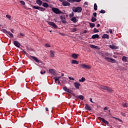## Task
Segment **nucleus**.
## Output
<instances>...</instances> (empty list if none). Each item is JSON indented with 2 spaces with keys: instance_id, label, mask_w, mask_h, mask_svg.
Returning a JSON list of instances; mask_svg holds the SVG:
<instances>
[{
  "instance_id": "f257e3e1",
  "label": "nucleus",
  "mask_w": 128,
  "mask_h": 128,
  "mask_svg": "<svg viewBox=\"0 0 128 128\" xmlns=\"http://www.w3.org/2000/svg\"><path fill=\"white\" fill-rule=\"evenodd\" d=\"M72 12H82V8L80 6H74L72 8Z\"/></svg>"
},
{
  "instance_id": "f03ea898",
  "label": "nucleus",
  "mask_w": 128,
  "mask_h": 128,
  "mask_svg": "<svg viewBox=\"0 0 128 128\" xmlns=\"http://www.w3.org/2000/svg\"><path fill=\"white\" fill-rule=\"evenodd\" d=\"M52 10L53 12L56 14H62V11H60V10L58 8H52Z\"/></svg>"
},
{
  "instance_id": "7ed1b4c3",
  "label": "nucleus",
  "mask_w": 128,
  "mask_h": 128,
  "mask_svg": "<svg viewBox=\"0 0 128 128\" xmlns=\"http://www.w3.org/2000/svg\"><path fill=\"white\" fill-rule=\"evenodd\" d=\"M104 60H107V62H116V60L112 58H110L108 57H105Z\"/></svg>"
},
{
  "instance_id": "20e7f679",
  "label": "nucleus",
  "mask_w": 128,
  "mask_h": 128,
  "mask_svg": "<svg viewBox=\"0 0 128 128\" xmlns=\"http://www.w3.org/2000/svg\"><path fill=\"white\" fill-rule=\"evenodd\" d=\"M60 18L63 24H66V16L64 15L60 16Z\"/></svg>"
},
{
  "instance_id": "39448f33",
  "label": "nucleus",
  "mask_w": 128,
  "mask_h": 128,
  "mask_svg": "<svg viewBox=\"0 0 128 128\" xmlns=\"http://www.w3.org/2000/svg\"><path fill=\"white\" fill-rule=\"evenodd\" d=\"M48 24H49V26H51L54 28H58V26H56V24H54V22H48Z\"/></svg>"
},
{
  "instance_id": "423d86ee",
  "label": "nucleus",
  "mask_w": 128,
  "mask_h": 128,
  "mask_svg": "<svg viewBox=\"0 0 128 128\" xmlns=\"http://www.w3.org/2000/svg\"><path fill=\"white\" fill-rule=\"evenodd\" d=\"M98 120H101V122H104V124H108V122L104 118L98 117Z\"/></svg>"
},
{
  "instance_id": "0eeeda50",
  "label": "nucleus",
  "mask_w": 128,
  "mask_h": 128,
  "mask_svg": "<svg viewBox=\"0 0 128 128\" xmlns=\"http://www.w3.org/2000/svg\"><path fill=\"white\" fill-rule=\"evenodd\" d=\"M54 78L56 84V82H58V84H60V76L54 77Z\"/></svg>"
},
{
  "instance_id": "6e6552de",
  "label": "nucleus",
  "mask_w": 128,
  "mask_h": 128,
  "mask_svg": "<svg viewBox=\"0 0 128 128\" xmlns=\"http://www.w3.org/2000/svg\"><path fill=\"white\" fill-rule=\"evenodd\" d=\"M62 6H70V2H66V1H64L62 2Z\"/></svg>"
},
{
  "instance_id": "1a4fd4ad",
  "label": "nucleus",
  "mask_w": 128,
  "mask_h": 128,
  "mask_svg": "<svg viewBox=\"0 0 128 128\" xmlns=\"http://www.w3.org/2000/svg\"><path fill=\"white\" fill-rule=\"evenodd\" d=\"M63 90H65V92H69L70 94H72V91L66 88V87H63Z\"/></svg>"
},
{
  "instance_id": "9d476101",
  "label": "nucleus",
  "mask_w": 128,
  "mask_h": 128,
  "mask_svg": "<svg viewBox=\"0 0 128 128\" xmlns=\"http://www.w3.org/2000/svg\"><path fill=\"white\" fill-rule=\"evenodd\" d=\"M70 20L72 22H74V24H76V22H78V19L76 18V17H75V16L72 17L71 18Z\"/></svg>"
},
{
  "instance_id": "9b49d317",
  "label": "nucleus",
  "mask_w": 128,
  "mask_h": 128,
  "mask_svg": "<svg viewBox=\"0 0 128 128\" xmlns=\"http://www.w3.org/2000/svg\"><path fill=\"white\" fill-rule=\"evenodd\" d=\"M74 86L75 88H76L78 89L80 88V84H78V82H74Z\"/></svg>"
},
{
  "instance_id": "f8f14e48",
  "label": "nucleus",
  "mask_w": 128,
  "mask_h": 128,
  "mask_svg": "<svg viewBox=\"0 0 128 128\" xmlns=\"http://www.w3.org/2000/svg\"><path fill=\"white\" fill-rule=\"evenodd\" d=\"M110 48L112 50H118V46L112 45H110Z\"/></svg>"
},
{
  "instance_id": "ddd939ff",
  "label": "nucleus",
  "mask_w": 128,
  "mask_h": 128,
  "mask_svg": "<svg viewBox=\"0 0 128 128\" xmlns=\"http://www.w3.org/2000/svg\"><path fill=\"white\" fill-rule=\"evenodd\" d=\"M14 44L16 46H17V48H20V44L18 42V41H14Z\"/></svg>"
},
{
  "instance_id": "4468645a",
  "label": "nucleus",
  "mask_w": 128,
  "mask_h": 128,
  "mask_svg": "<svg viewBox=\"0 0 128 128\" xmlns=\"http://www.w3.org/2000/svg\"><path fill=\"white\" fill-rule=\"evenodd\" d=\"M50 57L54 58V52L52 50H50Z\"/></svg>"
},
{
  "instance_id": "2eb2a0df",
  "label": "nucleus",
  "mask_w": 128,
  "mask_h": 128,
  "mask_svg": "<svg viewBox=\"0 0 128 128\" xmlns=\"http://www.w3.org/2000/svg\"><path fill=\"white\" fill-rule=\"evenodd\" d=\"M85 108L86 110H92V108H90V106L88 104H86Z\"/></svg>"
},
{
  "instance_id": "dca6fc26",
  "label": "nucleus",
  "mask_w": 128,
  "mask_h": 128,
  "mask_svg": "<svg viewBox=\"0 0 128 128\" xmlns=\"http://www.w3.org/2000/svg\"><path fill=\"white\" fill-rule=\"evenodd\" d=\"M92 38L93 40H94L96 38H100V36L98 34H94L92 36Z\"/></svg>"
},
{
  "instance_id": "f3484780",
  "label": "nucleus",
  "mask_w": 128,
  "mask_h": 128,
  "mask_svg": "<svg viewBox=\"0 0 128 128\" xmlns=\"http://www.w3.org/2000/svg\"><path fill=\"white\" fill-rule=\"evenodd\" d=\"M31 58H32L34 60H35V62H40V60H38V58H36V57L34 56H31Z\"/></svg>"
},
{
  "instance_id": "a211bd4d",
  "label": "nucleus",
  "mask_w": 128,
  "mask_h": 128,
  "mask_svg": "<svg viewBox=\"0 0 128 128\" xmlns=\"http://www.w3.org/2000/svg\"><path fill=\"white\" fill-rule=\"evenodd\" d=\"M71 64H78V62L76 60H72Z\"/></svg>"
},
{
  "instance_id": "6ab92c4d",
  "label": "nucleus",
  "mask_w": 128,
  "mask_h": 128,
  "mask_svg": "<svg viewBox=\"0 0 128 128\" xmlns=\"http://www.w3.org/2000/svg\"><path fill=\"white\" fill-rule=\"evenodd\" d=\"M49 72L50 74H56V70L54 69H50Z\"/></svg>"
},
{
  "instance_id": "aec40b11",
  "label": "nucleus",
  "mask_w": 128,
  "mask_h": 128,
  "mask_svg": "<svg viewBox=\"0 0 128 128\" xmlns=\"http://www.w3.org/2000/svg\"><path fill=\"white\" fill-rule=\"evenodd\" d=\"M72 58H78V54H73L72 55Z\"/></svg>"
},
{
  "instance_id": "412c9836",
  "label": "nucleus",
  "mask_w": 128,
  "mask_h": 128,
  "mask_svg": "<svg viewBox=\"0 0 128 128\" xmlns=\"http://www.w3.org/2000/svg\"><path fill=\"white\" fill-rule=\"evenodd\" d=\"M36 2L38 6H42V1L40 0H36Z\"/></svg>"
},
{
  "instance_id": "4be33fe9",
  "label": "nucleus",
  "mask_w": 128,
  "mask_h": 128,
  "mask_svg": "<svg viewBox=\"0 0 128 128\" xmlns=\"http://www.w3.org/2000/svg\"><path fill=\"white\" fill-rule=\"evenodd\" d=\"M90 47L91 48H96V50H98V46L94 45L91 44L90 45Z\"/></svg>"
},
{
  "instance_id": "5701e85b",
  "label": "nucleus",
  "mask_w": 128,
  "mask_h": 128,
  "mask_svg": "<svg viewBox=\"0 0 128 128\" xmlns=\"http://www.w3.org/2000/svg\"><path fill=\"white\" fill-rule=\"evenodd\" d=\"M42 6L48 8L49 6H48V3L44 2V3H42Z\"/></svg>"
},
{
  "instance_id": "b1692460",
  "label": "nucleus",
  "mask_w": 128,
  "mask_h": 128,
  "mask_svg": "<svg viewBox=\"0 0 128 128\" xmlns=\"http://www.w3.org/2000/svg\"><path fill=\"white\" fill-rule=\"evenodd\" d=\"M100 88H102V90H106V88H108V86H100Z\"/></svg>"
},
{
  "instance_id": "393cba45",
  "label": "nucleus",
  "mask_w": 128,
  "mask_h": 128,
  "mask_svg": "<svg viewBox=\"0 0 128 128\" xmlns=\"http://www.w3.org/2000/svg\"><path fill=\"white\" fill-rule=\"evenodd\" d=\"M108 38H109V36L107 34H104L102 36V38H108Z\"/></svg>"
},
{
  "instance_id": "a878e982",
  "label": "nucleus",
  "mask_w": 128,
  "mask_h": 128,
  "mask_svg": "<svg viewBox=\"0 0 128 128\" xmlns=\"http://www.w3.org/2000/svg\"><path fill=\"white\" fill-rule=\"evenodd\" d=\"M80 67L81 68H86V64H80Z\"/></svg>"
},
{
  "instance_id": "bb28decb",
  "label": "nucleus",
  "mask_w": 128,
  "mask_h": 128,
  "mask_svg": "<svg viewBox=\"0 0 128 128\" xmlns=\"http://www.w3.org/2000/svg\"><path fill=\"white\" fill-rule=\"evenodd\" d=\"M76 98H80V100H84V96L82 95L78 96Z\"/></svg>"
},
{
  "instance_id": "cd10ccee",
  "label": "nucleus",
  "mask_w": 128,
  "mask_h": 128,
  "mask_svg": "<svg viewBox=\"0 0 128 128\" xmlns=\"http://www.w3.org/2000/svg\"><path fill=\"white\" fill-rule=\"evenodd\" d=\"M128 58L127 57H126V56H124L123 58H122V60L123 62H128Z\"/></svg>"
},
{
  "instance_id": "c85d7f7f",
  "label": "nucleus",
  "mask_w": 128,
  "mask_h": 128,
  "mask_svg": "<svg viewBox=\"0 0 128 128\" xmlns=\"http://www.w3.org/2000/svg\"><path fill=\"white\" fill-rule=\"evenodd\" d=\"M86 81V78L82 77L81 79L79 80V82H84Z\"/></svg>"
},
{
  "instance_id": "c756f323",
  "label": "nucleus",
  "mask_w": 128,
  "mask_h": 128,
  "mask_svg": "<svg viewBox=\"0 0 128 128\" xmlns=\"http://www.w3.org/2000/svg\"><path fill=\"white\" fill-rule=\"evenodd\" d=\"M72 32H75L78 31V29L76 28H72L70 30Z\"/></svg>"
},
{
  "instance_id": "7c9ffc66",
  "label": "nucleus",
  "mask_w": 128,
  "mask_h": 128,
  "mask_svg": "<svg viewBox=\"0 0 128 128\" xmlns=\"http://www.w3.org/2000/svg\"><path fill=\"white\" fill-rule=\"evenodd\" d=\"M106 90H108V92H112V89L110 88H108L107 86V88L106 89Z\"/></svg>"
},
{
  "instance_id": "2f4dec72",
  "label": "nucleus",
  "mask_w": 128,
  "mask_h": 128,
  "mask_svg": "<svg viewBox=\"0 0 128 128\" xmlns=\"http://www.w3.org/2000/svg\"><path fill=\"white\" fill-rule=\"evenodd\" d=\"M91 20L92 22H96V18H95L94 17H92Z\"/></svg>"
},
{
  "instance_id": "473e14b6",
  "label": "nucleus",
  "mask_w": 128,
  "mask_h": 128,
  "mask_svg": "<svg viewBox=\"0 0 128 128\" xmlns=\"http://www.w3.org/2000/svg\"><path fill=\"white\" fill-rule=\"evenodd\" d=\"M90 68H92V66L86 64V70H90Z\"/></svg>"
},
{
  "instance_id": "72a5a7b5",
  "label": "nucleus",
  "mask_w": 128,
  "mask_h": 128,
  "mask_svg": "<svg viewBox=\"0 0 128 128\" xmlns=\"http://www.w3.org/2000/svg\"><path fill=\"white\" fill-rule=\"evenodd\" d=\"M122 106H124V108H127L128 104H126V103L123 102V103L122 104Z\"/></svg>"
},
{
  "instance_id": "f704fd0d",
  "label": "nucleus",
  "mask_w": 128,
  "mask_h": 128,
  "mask_svg": "<svg viewBox=\"0 0 128 128\" xmlns=\"http://www.w3.org/2000/svg\"><path fill=\"white\" fill-rule=\"evenodd\" d=\"M39 10H40L41 12H44V10H46V8L42 7H40V8H39Z\"/></svg>"
},
{
  "instance_id": "c9c22d12",
  "label": "nucleus",
  "mask_w": 128,
  "mask_h": 128,
  "mask_svg": "<svg viewBox=\"0 0 128 128\" xmlns=\"http://www.w3.org/2000/svg\"><path fill=\"white\" fill-rule=\"evenodd\" d=\"M74 16V12H72L71 14H69L70 18H72Z\"/></svg>"
},
{
  "instance_id": "e433bc0d",
  "label": "nucleus",
  "mask_w": 128,
  "mask_h": 128,
  "mask_svg": "<svg viewBox=\"0 0 128 128\" xmlns=\"http://www.w3.org/2000/svg\"><path fill=\"white\" fill-rule=\"evenodd\" d=\"M94 10H98V5H96V4H94Z\"/></svg>"
},
{
  "instance_id": "4c0bfd02",
  "label": "nucleus",
  "mask_w": 128,
  "mask_h": 128,
  "mask_svg": "<svg viewBox=\"0 0 128 128\" xmlns=\"http://www.w3.org/2000/svg\"><path fill=\"white\" fill-rule=\"evenodd\" d=\"M90 28H94V26H96V24H94V23H90Z\"/></svg>"
},
{
  "instance_id": "58836bf2",
  "label": "nucleus",
  "mask_w": 128,
  "mask_h": 128,
  "mask_svg": "<svg viewBox=\"0 0 128 128\" xmlns=\"http://www.w3.org/2000/svg\"><path fill=\"white\" fill-rule=\"evenodd\" d=\"M11 38H14V34H12L10 32H8L7 33Z\"/></svg>"
},
{
  "instance_id": "ea45409f",
  "label": "nucleus",
  "mask_w": 128,
  "mask_h": 128,
  "mask_svg": "<svg viewBox=\"0 0 128 128\" xmlns=\"http://www.w3.org/2000/svg\"><path fill=\"white\" fill-rule=\"evenodd\" d=\"M40 7L34 6H33V8H34L35 10H40Z\"/></svg>"
},
{
  "instance_id": "a19ab883",
  "label": "nucleus",
  "mask_w": 128,
  "mask_h": 128,
  "mask_svg": "<svg viewBox=\"0 0 128 128\" xmlns=\"http://www.w3.org/2000/svg\"><path fill=\"white\" fill-rule=\"evenodd\" d=\"M100 14H106V10H102L100 11Z\"/></svg>"
},
{
  "instance_id": "79ce46f5",
  "label": "nucleus",
  "mask_w": 128,
  "mask_h": 128,
  "mask_svg": "<svg viewBox=\"0 0 128 128\" xmlns=\"http://www.w3.org/2000/svg\"><path fill=\"white\" fill-rule=\"evenodd\" d=\"M46 48H50V45L48 44H44Z\"/></svg>"
},
{
  "instance_id": "37998d69",
  "label": "nucleus",
  "mask_w": 128,
  "mask_h": 128,
  "mask_svg": "<svg viewBox=\"0 0 128 128\" xmlns=\"http://www.w3.org/2000/svg\"><path fill=\"white\" fill-rule=\"evenodd\" d=\"M2 32H5L6 34H8V31L6 30V29H2Z\"/></svg>"
},
{
  "instance_id": "c03bdc74",
  "label": "nucleus",
  "mask_w": 128,
  "mask_h": 128,
  "mask_svg": "<svg viewBox=\"0 0 128 128\" xmlns=\"http://www.w3.org/2000/svg\"><path fill=\"white\" fill-rule=\"evenodd\" d=\"M20 4H22L23 6H24V4H26V2H24L23 0L20 1Z\"/></svg>"
},
{
  "instance_id": "a18cd8bd",
  "label": "nucleus",
  "mask_w": 128,
  "mask_h": 128,
  "mask_svg": "<svg viewBox=\"0 0 128 128\" xmlns=\"http://www.w3.org/2000/svg\"><path fill=\"white\" fill-rule=\"evenodd\" d=\"M94 32H98L100 31L96 29V28H94Z\"/></svg>"
},
{
  "instance_id": "49530a36",
  "label": "nucleus",
  "mask_w": 128,
  "mask_h": 128,
  "mask_svg": "<svg viewBox=\"0 0 128 128\" xmlns=\"http://www.w3.org/2000/svg\"><path fill=\"white\" fill-rule=\"evenodd\" d=\"M80 0H73V2H80Z\"/></svg>"
},
{
  "instance_id": "de8ad7c7",
  "label": "nucleus",
  "mask_w": 128,
  "mask_h": 128,
  "mask_svg": "<svg viewBox=\"0 0 128 128\" xmlns=\"http://www.w3.org/2000/svg\"><path fill=\"white\" fill-rule=\"evenodd\" d=\"M92 16L94 18H96V12L93 13Z\"/></svg>"
},
{
  "instance_id": "09e8293b",
  "label": "nucleus",
  "mask_w": 128,
  "mask_h": 128,
  "mask_svg": "<svg viewBox=\"0 0 128 128\" xmlns=\"http://www.w3.org/2000/svg\"><path fill=\"white\" fill-rule=\"evenodd\" d=\"M69 80H74V78H71V77H68Z\"/></svg>"
},
{
  "instance_id": "8fccbe9b",
  "label": "nucleus",
  "mask_w": 128,
  "mask_h": 128,
  "mask_svg": "<svg viewBox=\"0 0 128 128\" xmlns=\"http://www.w3.org/2000/svg\"><path fill=\"white\" fill-rule=\"evenodd\" d=\"M6 17H7L8 18H12V16H10L9 14H6Z\"/></svg>"
},
{
  "instance_id": "3c124183",
  "label": "nucleus",
  "mask_w": 128,
  "mask_h": 128,
  "mask_svg": "<svg viewBox=\"0 0 128 128\" xmlns=\"http://www.w3.org/2000/svg\"><path fill=\"white\" fill-rule=\"evenodd\" d=\"M109 32H110V34H112V30L110 29V30H109Z\"/></svg>"
},
{
  "instance_id": "603ef678",
  "label": "nucleus",
  "mask_w": 128,
  "mask_h": 128,
  "mask_svg": "<svg viewBox=\"0 0 128 128\" xmlns=\"http://www.w3.org/2000/svg\"><path fill=\"white\" fill-rule=\"evenodd\" d=\"M69 2H74V0H67Z\"/></svg>"
},
{
  "instance_id": "864d4df0",
  "label": "nucleus",
  "mask_w": 128,
  "mask_h": 128,
  "mask_svg": "<svg viewBox=\"0 0 128 128\" xmlns=\"http://www.w3.org/2000/svg\"><path fill=\"white\" fill-rule=\"evenodd\" d=\"M45 73H46V71H44V72H42V71L40 72L41 74H45Z\"/></svg>"
},
{
  "instance_id": "5fc2aeb1",
  "label": "nucleus",
  "mask_w": 128,
  "mask_h": 128,
  "mask_svg": "<svg viewBox=\"0 0 128 128\" xmlns=\"http://www.w3.org/2000/svg\"><path fill=\"white\" fill-rule=\"evenodd\" d=\"M20 35L22 36H24V34H22V33H20Z\"/></svg>"
},
{
  "instance_id": "6e6d98bb",
  "label": "nucleus",
  "mask_w": 128,
  "mask_h": 128,
  "mask_svg": "<svg viewBox=\"0 0 128 128\" xmlns=\"http://www.w3.org/2000/svg\"><path fill=\"white\" fill-rule=\"evenodd\" d=\"M84 34H86V32H88V30H84V32H83Z\"/></svg>"
},
{
  "instance_id": "4d7b16f0",
  "label": "nucleus",
  "mask_w": 128,
  "mask_h": 128,
  "mask_svg": "<svg viewBox=\"0 0 128 128\" xmlns=\"http://www.w3.org/2000/svg\"><path fill=\"white\" fill-rule=\"evenodd\" d=\"M108 108H106V107H105V108H104V110H108Z\"/></svg>"
},
{
  "instance_id": "13d9d810",
  "label": "nucleus",
  "mask_w": 128,
  "mask_h": 128,
  "mask_svg": "<svg viewBox=\"0 0 128 128\" xmlns=\"http://www.w3.org/2000/svg\"><path fill=\"white\" fill-rule=\"evenodd\" d=\"M116 118V120H119V122H122V120L119 119V118Z\"/></svg>"
},
{
  "instance_id": "bf43d9fd",
  "label": "nucleus",
  "mask_w": 128,
  "mask_h": 128,
  "mask_svg": "<svg viewBox=\"0 0 128 128\" xmlns=\"http://www.w3.org/2000/svg\"><path fill=\"white\" fill-rule=\"evenodd\" d=\"M90 102H91L94 103V102H92V98H90Z\"/></svg>"
},
{
  "instance_id": "052dcab7",
  "label": "nucleus",
  "mask_w": 128,
  "mask_h": 128,
  "mask_svg": "<svg viewBox=\"0 0 128 128\" xmlns=\"http://www.w3.org/2000/svg\"><path fill=\"white\" fill-rule=\"evenodd\" d=\"M96 26H97V28H100V24H98L96 25Z\"/></svg>"
},
{
  "instance_id": "680f3d73",
  "label": "nucleus",
  "mask_w": 128,
  "mask_h": 128,
  "mask_svg": "<svg viewBox=\"0 0 128 128\" xmlns=\"http://www.w3.org/2000/svg\"><path fill=\"white\" fill-rule=\"evenodd\" d=\"M122 116H126V114L124 113H122Z\"/></svg>"
},
{
  "instance_id": "e2e57ef3",
  "label": "nucleus",
  "mask_w": 128,
  "mask_h": 128,
  "mask_svg": "<svg viewBox=\"0 0 128 128\" xmlns=\"http://www.w3.org/2000/svg\"><path fill=\"white\" fill-rule=\"evenodd\" d=\"M46 112H48V108H46Z\"/></svg>"
},
{
  "instance_id": "0e129e2a",
  "label": "nucleus",
  "mask_w": 128,
  "mask_h": 128,
  "mask_svg": "<svg viewBox=\"0 0 128 128\" xmlns=\"http://www.w3.org/2000/svg\"><path fill=\"white\" fill-rule=\"evenodd\" d=\"M14 29H12V30H11L12 32H13V33H14Z\"/></svg>"
},
{
  "instance_id": "69168bd1",
  "label": "nucleus",
  "mask_w": 128,
  "mask_h": 128,
  "mask_svg": "<svg viewBox=\"0 0 128 128\" xmlns=\"http://www.w3.org/2000/svg\"><path fill=\"white\" fill-rule=\"evenodd\" d=\"M23 52H24V54H26V51H23Z\"/></svg>"
},
{
  "instance_id": "338daca9",
  "label": "nucleus",
  "mask_w": 128,
  "mask_h": 128,
  "mask_svg": "<svg viewBox=\"0 0 128 128\" xmlns=\"http://www.w3.org/2000/svg\"><path fill=\"white\" fill-rule=\"evenodd\" d=\"M60 0V2H64V0Z\"/></svg>"
},
{
  "instance_id": "774afa93",
  "label": "nucleus",
  "mask_w": 128,
  "mask_h": 128,
  "mask_svg": "<svg viewBox=\"0 0 128 128\" xmlns=\"http://www.w3.org/2000/svg\"><path fill=\"white\" fill-rule=\"evenodd\" d=\"M110 32H106V34H108Z\"/></svg>"
}]
</instances>
